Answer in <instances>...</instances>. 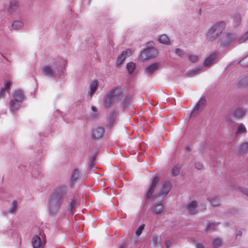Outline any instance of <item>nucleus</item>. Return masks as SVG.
I'll return each instance as SVG.
<instances>
[{
    "label": "nucleus",
    "mask_w": 248,
    "mask_h": 248,
    "mask_svg": "<svg viewBox=\"0 0 248 248\" xmlns=\"http://www.w3.org/2000/svg\"><path fill=\"white\" fill-rule=\"evenodd\" d=\"M246 131L247 130H246V127L245 126V125L243 124H240L238 126L237 133L238 134H242V133H246Z\"/></svg>",
    "instance_id": "obj_31"
},
{
    "label": "nucleus",
    "mask_w": 248,
    "mask_h": 248,
    "mask_svg": "<svg viewBox=\"0 0 248 248\" xmlns=\"http://www.w3.org/2000/svg\"><path fill=\"white\" fill-rule=\"evenodd\" d=\"M195 167L197 169L201 170L202 169V164L200 162L196 163Z\"/></svg>",
    "instance_id": "obj_40"
},
{
    "label": "nucleus",
    "mask_w": 248,
    "mask_h": 248,
    "mask_svg": "<svg viewBox=\"0 0 248 248\" xmlns=\"http://www.w3.org/2000/svg\"><path fill=\"white\" fill-rule=\"evenodd\" d=\"M19 103V102H17L14 100L10 101V109L12 111L17 110L20 108L21 106Z\"/></svg>",
    "instance_id": "obj_24"
},
{
    "label": "nucleus",
    "mask_w": 248,
    "mask_h": 248,
    "mask_svg": "<svg viewBox=\"0 0 248 248\" xmlns=\"http://www.w3.org/2000/svg\"><path fill=\"white\" fill-rule=\"evenodd\" d=\"M189 59L191 62H195L198 61V57L196 55H190L189 57Z\"/></svg>",
    "instance_id": "obj_38"
},
{
    "label": "nucleus",
    "mask_w": 248,
    "mask_h": 248,
    "mask_svg": "<svg viewBox=\"0 0 248 248\" xmlns=\"http://www.w3.org/2000/svg\"><path fill=\"white\" fill-rule=\"evenodd\" d=\"M43 73L45 76L48 77H53L55 74L51 68L48 66H44Z\"/></svg>",
    "instance_id": "obj_20"
},
{
    "label": "nucleus",
    "mask_w": 248,
    "mask_h": 248,
    "mask_svg": "<svg viewBox=\"0 0 248 248\" xmlns=\"http://www.w3.org/2000/svg\"><path fill=\"white\" fill-rule=\"evenodd\" d=\"M144 227H145L144 224H142L140 225L139 227V228L137 229V230H136V234L138 236H140L143 230H144Z\"/></svg>",
    "instance_id": "obj_33"
},
{
    "label": "nucleus",
    "mask_w": 248,
    "mask_h": 248,
    "mask_svg": "<svg viewBox=\"0 0 248 248\" xmlns=\"http://www.w3.org/2000/svg\"><path fill=\"white\" fill-rule=\"evenodd\" d=\"M159 41L160 43L165 44H169L170 40L169 37L166 34H162L160 36Z\"/></svg>",
    "instance_id": "obj_26"
},
{
    "label": "nucleus",
    "mask_w": 248,
    "mask_h": 248,
    "mask_svg": "<svg viewBox=\"0 0 248 248\" xmlns=\"http://www.w3.org/2000/svg\"><path fill=\"white\" fill-rule=\"evenodd\" d=\"M98 87V82L96 80L92 81L90 85V95L92 96L96 91Z\"/></svg>",
    "instance_id": "obj_21"
},
{
    "label": "nucleus",
    "mask_w": 248,
    "mask_h": 248,
    "mask_svg": "<svg viewBox=\"0 0 248 248\" xmlns=\"http://www.w3.org/2000/svg\"><path fill=\"white\" fill-rule=\"evenodd\" d=\"M216 59V55L212 54L208 56L204 61L203 66L204 67H209L211 66L214 62Z\"/></svg>",
    "instance_id": "obj_17"
},
{
    "label": "nucleus",
    "mask_w": 248,
    "mask_h": 248,
    "mask_svg": "<svg viewBox=\"0 0 248 248\" xmlns=\"http://www.w3.org/2000/svg\"><path fill=\"white\" fill-rule=\"evenodd\" d=\"M239 235H241L242 234V232H239L238 234Z\"/></svg>",
    "instance_id": "obj_47"
},
{
    "label": "nucleus",
    "mask_w": 248,
    "mask_h": 248,
    "mask_svg": "<svg viewBox=\"0 0 248 248\" xmlns=\"http://www.w3.org/2000/svg\"><path fill=\"white\" fill-rule=\"evenodd\" d=\"M153 240L154 241V243L155 244H156L157 240V237L156 236H154L153 237Z\"/></svg>",
    "instance_id": "obj_43"
},
{
    "label": "nucleus",
    "mask_w": 248,
    "mask_h": 248,
    "mask_svg": "<svg viewBox=\"0 0 248 248\" xmlns=\"http://www.w3.org/2000/svg\"><path fill=\"white\" fill-rule=\"evenodd\" d=\"M158 64L154 63L146 68V72L149 74H153L158 68Z\"/></svg>",
    "instance_id": "obj_22"
},
{
    "label": "nucleus",
    "mask_w": 248,
    "mask_h": 248,
    "mask_svg": "<svg viewBox=\"0 0 248 248\" xmlns=\"http://www.w3.org/2000/svg\"><path fill=\"white\" fill-rule=\"evenodd\" d=\"M132 53V50L130 49H127L123 51L120 55L118 57L117 60V65H120L123 63L127 57H129Z\"/></svg>",
    "instance_id": "obj_9"
},
{
    "label": "nucleus",
    "mask_w": 248,
    "mask_h": 248,
    "mask_svg": "<svg viewBox=\"0 0 248 248\" xmlns=\"http://www.w3.org/2000/svg\"><path fill=\"white\" fill-rule=\"evenodd\" d=\"M176 53L179 56H182L183 55V52L182 50L180 48H177L176 49Z\"/></svg>",
    "instance_id": "obj_39"
},
{
    "label": "nucleus",
    "mask_w": 248,
    "mask_h": 248,
    "mask_svg": "<svg viewBox=\"0 0 248 248\" xmlns=\"http://www.w3.org/2000/svg\"><path fill=\"white\" fill-rule=\"evenodd\" d=\"M17 202L16 201H14L13 202H12V207L11 208V209H10V212L11 213H14L16 211V208H17Z\"/></svg>",
    "instance_id": "obj_34"
},
{
    "label": "nucleus",
    "mask_w": 248,
    "mask_h": 248,
    "mask_svg": "<svg viewBox=\"0 0 248 248\" xmlns=\"http://www.w3.org/2000/svg\"><path fill=\"white\" fill-rule=\"evenodd\" d=\"M160 180V178L159 176H155L153 180L152 184L149 187V188L148 190L146 198L150 199L153 196V194L155 192V190L156 187V185L158 183Z\"/></svg>",
    "instance_id": "obj_8"
},
{
    "label": "nucleus",
    "mask_w": 248,
    "mask_h": 248,
    "mask_svg": "<svg viewBox=\"0 0 248 248\" xmlns=\"http://www.w3.org/2000/svg\"><path fill=\"white\" fill-rule=\"evenodd\" d=\"M124 97L123 90L116 87L108 91L103 99V105L106 108H110L118 102H121Z\"/></svg>",
    "instance_id": "obj_1"
},
{
    "label": "nucleus",
    "mask_w": 248,
    "mask_h": 248,
    "mask_svg": "<svg viewBox=\"0 0 248 248\" xmlns=\"http://www.w3.org/2000/svg\"><path fill=\"white\" fill-rule=\"evenodd\" d=\"M248 149V143L245 142L242 143L240 147V150L241 152H244Z\"/></svg>",
    "instance_id": "obj_36"
},
{
    "label": "nucleus",
    "mask_w": 248,
    "mask_h": 248,
    "mask_svg": "<svg viewBox=\"0 0 248 248\" xmlns=\"http://www.w3.org/2000/svg\"><path fill=\"white\" fill-rule=\"evenodd\" d=\"M94 159H95V157H93L92 158V163L94 161Z\"/></svg>",
    "instance_id": "obj_46"
},
{
    "label": "nucleus",
    "mask_w": 248,
    "mask_h": 248,
    "mask_svg": "<svg viewBox=\"0 0 248 248\" xmlns=\"http://www.w3.org/2000/svg\"><path fill=\"white\" fill-rule=\"evenodd\" d=\"M225 27L226 23L225 22H216L207 31L206 34L207 38L211 41L216 40L222 34Z\"/></svg>",
    "instance_id": "obj_2"
},
{
    "label": "nucleus",
    "mask_w": 248,
    "mask_h": 248,
    "mask_svg": "<svg viewBox=\"0 0 248 248\" xmlns=\"http://www.w3.org/2000/svg\"><path fill=\"white\" fill-rule=\"evenodd\" d=\"M23 23L19 20H15L11 24L12 28L15 31L21 29L23 27Z\"/></svg>",
    "instance_id": "obj_18"
},
{
    "label": "nucleus",
    "mask_w": 248,
    "mask_h": 248,
    "mask_svg": "<svg viewBox=\"0 0 248 248\" xmlns=\"http://www.w3.org/2000/svg\"><path fill=\"white\" fill-rule=\"evenodd\" d=\"M127 55V53H126L124 55V56H126Z\"/></svg>",
    "instance_id": "obj_50"
},
{
    "label": "nucleus",
    "mask_w": 248,
    "mask_h": 248,
    "mask_svg": "<svg viewBox=\"0 0 248 248\" xmlns=\"http://www.w3.org/2000/svg\"><path fill=\"white\" fill-rule=\"evenodd\" d=\"M208 200L213 206H217L221 204V201L219 198L217 197L209 198Z\"/></svg>",
    "instance_id": "obj_19"
},
{
    "label": "nucleus",
    "mask_w": 248,
    "mask_h": 248,
    "mask_svg": "<svg viewBox=\"0 0 248 248\" xmlns=\"http://www.w3.org/2000/svg\"><path fill=\"white\" fill-rule=\"evenodd\" d=\"M238 84L240 86H247L248 85V77H245L240 79Z\"/></svg>",
    "instance_id": "obj_30"
},
{
    "label": "nucleus",
    "mask_w": 248,
    "mask_h": 248,
    "mask_svg": "<svg viewBox=\"0 0 248 248\" xmlns=\"http://www.w3.org/2000/svg\"><path fill=\"white\" fill-rule=\"evenodd\" d=\"M180 171V168L179 167H175L171 170V172L174 176H176L179 174Z\"/></svg>",
    "instance_id": "obj_35"
},
{
    "label": "nucleus",
    "mask_w": 248,
    "mask_h": 248,
    "mask_svg": "<svg viewBox=\"0 0 248 248\" xmlns=\"http://www.w3.org/2000/svg\"><path fill=\"white\" fill-rule=\"evenodd\" d=\"M79 176V170L75 169H74L72 172L70 180V185L71 187H72L75 183L78 180V177Z\"/></svg>",
    "instance_id": "obj_14"
},
{
    "label": "nucleus",
    "mask_w": 248,
    "mask_h": 248,
    "mask_svg": "<svg viewBox=\"0 0 248 248\" xmlns=\"http://www.w3.org/2000/svg\"><path fill=\"white\" fill-rule=\"evenodd\" d=\"M13 97L15 101L17 102H21L24 98L23 93L21 90L16 91L13 94Z\"/></svg>",
    "instance_id": "obj_15"
},
{
    "label": "nucleus",
    "mask_w": 248,
    "mask_h": 248,
    "mask_svg": "<svg viewBox=\"0 0 248 248\" xmlns=\"http://www.w3.org/2000/svg\"><path fill=\"white\" fill-rule=\"evenodd\" d=\"M213 244L214 247L218 248L222 245V241L220 239L217 238L213 241Z\"/></svg>",
    "instance_id": "obj_32"
},
{
    "label": "nucleus",
    "mask_w": 248,
    "mask_h": 248,
    "mask_svg": "<svg viewBox=\"0 0 248 248\" xmlns=\"http://www.w3.org/2000/svg\"><path fill=\"white\" fill-rule=\"evenodd\" d=\"M243 193L245 194L246 195L248 196V189H245L243 190Z\"/></svg>",
    "instance_id": "obj_44"
},
{
    "label": "nucleus",
    "mask_w": 248,
    "mask_h": 248,
    "mask_svg": "<svg viewBox=\"0 0 248 248\" xmlns=\"http://www.w3.org/2000/svg\"><path fill=\"white\" fill-rule=\"evenodd\" d=\"M202 98L199 99L196 106L191 111L190 117H195L200 114L202 110Z\"/></svg>",
    "instance_id": "obj_13"
},
{
    "label": "nucleus",
    "mask_w": 248,
    "mask_h": 248,
    "mask_svg": "<svg viewBox=\"0 0 248 248\" xmlns=\"http://www.w3.org/2000/svg\"><path fill=\"white\" fill-rule=\"evenodd\" d=\"M172 187L171 184L170 182H165L162 186V189L160 192L156 196V197L161 196H165L170 191Z\"/></svg>",
    "instance_id": "obj_11"
},
{
    "label": "nucleus",
    "mask_w": 248,
    "mask_h": 248,
    "mask_svg": "<svg viewBox=\"0 0 248 248\" xmlns=\"http://www.w3.org/2000/svg\"><path fill=\"white\" fill-rule=\"evenodd\" d=\"M120 248H124L123 247H121Z\"/></svg>",
    "instance_id": "obj_52"
},
{
    "label": "nucleus",
    "mask_w": 248,
    "mask_h": 248,
    "mask_svg": "<svg viewBox=\"0 0 248 248\" xmlns=\"http://www.w3.org/2000/svg\"><path fill=\"white\" fill-rule=\"evenodd\" d=\"M165 244H166L167 248H169L171 244V243L169 241H167L165 243Z\"/></svg>",
    "instance_id": "obj_42"
},
{
    "label": "nucleus",
    "mask_w": 248,
    "mask_h": 248,
    "mask_svg": "<svg viewBox=\"0 0 248 248\" xmlns=\"http://www.w3.org/2000/svg\"><path fill=\"white\" fill-rule=\"evenodd\" d=\"M32 244L33 248H44L46 244V241H41L40 237L35 235L32 238Z\"/></svg>",
    "instance_id": "obj_10"
},
{
    "label": "nucleus",
    "mask_w": 248,
    "mask_h": 248,
    "mask_svg": "<svg viewBox=\"0 0 248 248\" xmlns=\"http://www.w3.org/2000/svg\"><path fill=\"white\" fill-rule=\"evenodd\" d=\"M197 247H198V248H200V246L199 245L197 246Z\"/></svg>",
    "instance_id": "obj_49"
},
{
    "label": "nucleus",
    "mask_w": 248,
    "mask_h": 248,
    "mask_svg": "<svg viewBox=\"0 0 248 248\" xmlns=\"http://www.w3.org/2000/svg\"><path fill=\"white\" fill-rule=\"evenodd\" d=\"M248 39V31L246 33H245L244 34V35L239 39L238 42H239V43H244V42H245Z\"/></svg>",
    "instance_id": "obj_37"
},
{
    "label": "nucleus",
    "mask_w": 248,
    "mask_h": 248,
    "mask_svg": "<svg viewBox=\"0 0 248 248\" xmlns=\"http://www.w3.org/2000/svg\"><path fill=\"white\" fill-rule=\"evenodd\" d=\"M77 202V199H73L71 203L69 206V211L70 213L71 214H73L75 212V205Z\"/></svg>",
    "instance_id": "obj_29"
},
{
    "label": "nucleus",
    "mask_w": 248,
    "mask_h": 248,
    "mask_svg": "<svg viewBox=\"0 0 248 248\" xmlns=\"http://www.w3.org/2000/svg\"><path fill=\"white\" fill-rule=\"evenodd\" d=\"M104 134V129L101 126L93 127L91 131V136L92 139L98 140L102 138Z\"/></svg>",
    "instance_id": "obj_7"
},
{
    "label": "nucleus",
    "mask_w": 248,
    "mask_h": 248,
    "mask_svg": "<svg viewBox=\"0 0 248 248\" xmlns=\"http://www.w3.org/2000/svg\"><path fill=\"white\" fill-rule=\"evenodd\" d=\"M219 41L222 47H229L236 43V35L231 31H227L223 34Z\"/></svg>",
    "instance_id": "obj_3"
},
{
    "label": "nucleus",
    "mask_w": 248,
    "mask_h": 248,
    "mask_svg": "<svg viewBox=\"0 0 248 248\" xmlns=\"http://www.w3.org/2000/svg\"><path fill=\"white\" fill-rule=\"evenodd\" d=\"M246 113V111L242 108H236L233 112L234 115L236 117H242Z\"/></svg>",
    "instance_id": "obj_23"
},
{
    "label": "nucleus",
    "mask_w": 248,
    "mask_h": 248,
    "mask_svg": "<svg viewBox=\"0 0 248 248\" xmlns=\"http://www.w3.org/2000/svg\"><path fill=\"white\" fill-rule=\"evenodd\" d=\"M62 202L61 201L50 195L48 202V209L49 212L51 214H54L61 208Z\"/></svg>",
    "instance_id": "obj_4"
},
{
    "label": "nucleus",
    "mask_w": 248,
    "mask_h": 248,
    "mask_svg": "<svg viewBox=\"0 0 248 248\" xmlns=\"http://www.w3.org/2000/svg\"><path fill=\"white\" fill-rule=\"evenodd\" d=\"M198 203L196 201H192L187 205V211L191 215H195L198 213Z\"/></svg>",
    "instance_id": "obj_12"
},
{
    "label": "nucleus",
    "mask_w": 248,
    "mask_h": 248,
    "mask_svg": "<svg viewBox=\"0 0 248 248\" xmlns=\"http://www.w3.org/2000/svg\"><path fill=\"white\" fill-rule=\"evenodd\" d=\"M237 20H238V22H239V21H240V18H239V17H238V19H237Z\"/></svg>",
    "instance_id": "obj_48"
},
{
    "label": "nucleus",
    "mask_w": 248,
    "mask_h": 248,
    "mask_svg": "<svg viewBox=\"0 0 248 248\" xmlns=\"http://www.w3.org/2000/svg\"><path fill=\"white\" fill-rule=\"evenodd\" d=\"M18 8V3L17 0H12L7 9L9 13H12L16 11Z\"/></svg>",
    "instance_id": "obj_16"
},
{
    "label": "nucleus",
    "mask_w": 248,
    "mask_h": 248,
    "mask_svg": "<svg viewBox=\"0 0 248 248\" xmlns=\"http://www.w3.org/2000/svg\"><path fill=\"white\" fill-rule=\"evenodd\" d=\"M92 110L93 111H96V108L94 106H92Z\"/></svg>",
    "instance_id": "obj_45"
},
{
    "label": "nucleus",
    "mask_w": 248,
    "mask_h": 248,
    "mask_svg": "<svg viewBox=\"0 0 248 248\" xmlns=\"http://www.w3.org/2000/svg\"><path fill=\"white\" fill-rule=\"evenodd\" d=\"M12 83L10 81H8L5 82L3 87H2L0 90V98L3 97V93L5 90H8L10 89Z\"/></svg>",
    "instance_id": "obj_25"
},
{
    "label": "nucleus",
    "mask_w": 248,
    "mask_h": 248,
    "mask_svg": "<svg viewBox=\"0 0 248 248\" xmlns=\"http://www.w3.org/2000/svg\"><path fill=\"white\" fill-rule=\"evenodd\" d=\"M157 55V50L154 48L150 47L144 50L140 55V57L143 60L155 58Z\"/></svg>",
    "instance_id": "obj_6"
},
{
    "label": "nucleus",
    "mask_w": 248,
    "mask_h": 248,
    "mask_svg": "<svg viewBox=\"0 0 248 248\" xmlns=\"http://www.w3.org/2000/svg\"><path fill=\"white\" fill-rule=\"evenodd\" d=\"M210 225H212L213 226H214V224H211Z\"/></svg>",
    "instance_id": "obj_51"
},
{
    "label": "nucleus",
    "mask_w": 248,
    "mask_h": 248,
    "mask_svg": "<svg viewBox=\"0 0 248 248\" xmlns=\"http://www.w3.org/2000/svg\"><path fill=\"white\" fill-rule=\"evenodd\" d=\"M67 191L68 188L67 186H61L55 188L51 196L63 202V199L67 194Z\"/></svg>",
    "instance_id": "obj_5"
},
{
    "label": "nucleus",
    "mask_w": 248,
    "mask_h": 248,
    "mask_svg": "<svg viewBox=\"0 0 248 248\" xmlns=\"http://www.w3.org/2000/svg\"><path fill=\"white\" fill-rule=\"evenodd\" d=\"M154 212L156 214H160L163 210V206L162 204H158L154 207Z\"/></svg>",
    "instance_id": "obj_27"
},
{
    "label": "nucleus",
    "mask_w": 248,
    "mask_h": 248,
    "mask_svg": "<svg viewBox=\"0 0 248 248\" xmlns=\"http://www.w3.org/2000/svg\"><path fill=\"white\" fill-rule=\"evenodd\" d=\"M242 62L244 64H248V57L245 58Z\"/></svg>",
    "instance_id": "obj_41"
},
{
    "label": "nucleus",
    "mask_w": 248,
    "mask_h": 248,
    "mask_svg": "<svg viewBox=\"0 0 248 248\" xmlns=\"http://www.w3.org/2000/svg\"><path fill=\"white\" fill-rule=\"evenodd\" d=\"M136 67L135 63L130 62L127 64L126 68L129 73L131 74L134 71Z\"/></svg>",
    "instance_id": "obj_28"
}]
</instances>
